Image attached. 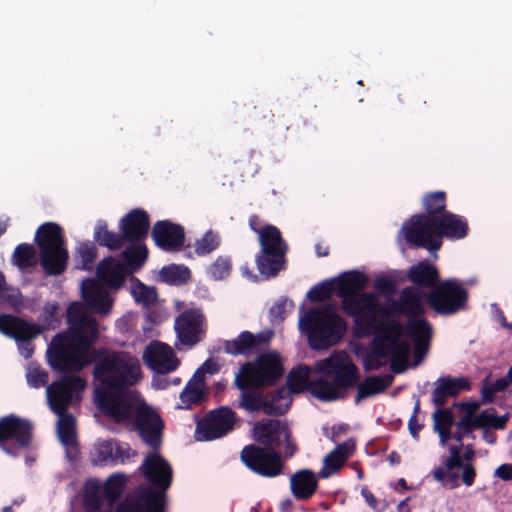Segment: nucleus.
Here are the masks:
<instances>
[{
	"instance_id": "nucleus-22",
	"label": "nucleus",
	"mask_w": 512,
	"mask_h": 512,
	"mask_svg": "<svg viewBox=\"0 0 512 512\" xmlns=\"http://www.w3.org/2000/svg\"><path fill=\"white\" fill-rule=\"evenodd\" d=\"M403 336L412 340L414 362L418 365L426 356L433 337L432 325L426 318L410 319L403 324Z\"/></svg>"
},
{
	"instance_id": "nucleus-35",
	"label": "nucleus",
	"mask_w": 512,
	"mask_h": 512,
	"mask_svg": "<svg viewBox=\"0 0 512 512\" xmlns=\"http://www.w3.org/2000/svg\"><path fill=\"white\" fill-rule=\"evenodd\" d=\"M261 388H245L239 389L241 391L237 401L233 403L234 407L243 409L249 413L262 411L263 413L275 412L271 406L264 402V393L260 391Z\"/></svg>"
},
{
	"instance_id": "nucleus-39",
	"label": "nucleus",
	"mask_w": 512,
	"mask_h": 512,
	"mask_svg": "<svg viewBox=\"0 0 512 512\" xmlns=\"http://www.w3.org/2000/svg\"><path fill=\"white\" fill-rule=\"evenodd\" d=\"M59 416L57 422V433L61 443L65 446H72L76 443V420L75 417L65 411Z\"/></svg>"
},
{
	"instance_id": "nucleus-60",
	"label": "nucleus",
	"mask_w": 512,
	"mask_h": 512,
	"mask_svg": "<svg viewBox=\"0 0 512 512\" xmlns=\"http://www.w3.org/2000/svg\"><path fill=\"white\" fill-rule=\"evenodd\" d=\"M481 402L477 401H464V402H455L453 405L460 410L466 411L465 416L476 417L474 413L479 409Z\"/></svg>"
},
{
	"instance_id": "nucleus-59",
	"label": "nucleus",
	"mask_w": 512,
	"mask_h": 512,
	"mask_svg": "<svg viewBox=\"0 0 512 512\" xmlns=\"http://www.w3.org/2000/svg\"><path fill=\"white\" fill-rule=\"evenodd\" d=\"M140 285V293L136 300L138 302H142L146 306L153 304L157 297L155 289L149 288L141 282Z\"/></svg>"
},
{
	"instance_id": "nucleus-26",
	"label": "nucleus",
	"mask_w": 512,
	"mask_h": 512,
	"mask_svg": "<svg viewBox=\"0 0 512 512\" xmlns=\"http://www.w3.org/2000/svg\"><path fill=\"white\" fill-rule=\"evenodd\" d=\"M368 281L367 275L357 270L344 272L333 279L335 294L341 299V306L366 292Z\"/></svg>"
},
{
	"instance_id": "nucleus-64",
	"label": "nucleus",
	"mask_w": 512,
	"mask_h": 512,
	"mask_svg": "<svg viewBox=\"0 0 512 512\" xmlns=\"http://www.w3.org/2000/svg\"><path fill=\"white\" fill-rule=\"evenodd\" d=\"M423 427L424 425L418 422L417 417H415V415H411L408 421V430L415 440L419 439V433Z\"/></svg>"
},
{
	"instance_id": "nucleus-9",
	"label": "nucleus",
	"mask_w": 512,
	"mask_h": 512,
	"mask_svg": "<svg viewBox=\"0 0 512 512\" xmlns=\"http://www.w3.org/2000/svg\"><path fill=\"white\" fill-rule=\"evenodd\" d=\"M260 249L255 255V263L263 279L276 277L287 267L288 243L278 227L267 224L258 237Z\"/></svg>"
},
{
	"instance_id": "nucleus-62",
	"label": "nucleus",
	"mask_w": 512,
	"mask_h": 512,
	"mask_svg": "<svg viewBox=\"0 0 512 512\" xmlns=\"http://www.w3.org/2000/svg\"><path fill=\"white\" fill-rule=\"evenodd\" d=\"M494 476L503 481H512V463L501 464L496 468Z\"/></svg>"
},
{
	"instance_id": "nucleus-21",
	"label": "nucleus",
	"mask_w": 512,
	"mask_h": 512,
	"mask_svg": "<svg viewBox=\"0 0 512 512\" xmlns=\"http://www.w3.org/2000/svg\"><path fill=\"white\" fill-rule=\"evenodd\" d=\"M151 238L161 250L177 252L184 246L185 230L182 225L170 220H159L151 229Z\"/></svg>"
},
{
	"instance_id": "nucleus-8",
	"label": "nucleus",
	"mask_w": 512,
	"mask_h": 512,
	"mask_svg": "<svg viewBox=\"0 0 512 512\" xmlns=\"http://www.w3.org/2000/svg\"><path fill=\"white\" fill-rule=\"evenodd\" d=\"M40 264L48 275H61L67 268L69 253L63 229L55 222H45L35 233Z\"/></svg>"
},
{
	"instance_id": "nucleus-40",
	"label": "nucleus",
	"mask_w": 512,
	"mask_h": 512,
	"mask_svg": "<svg viewBox=\"0 0 512 512\" xmlns=\"http://www.w3.org/2000/svg\"><path fill=\"white\" fill-rule=\"evenodd\" d=\"M162 282L170 285H182L188 282L191 277L189 268L183 264H170L162 267L159 272Z\"/></svg>"
},
{
	"instance_id": "nucleus-18",
	"label": "nucleus",
	"mask_w": 512,
	"mask_h": 512,
	"mask_svg": "<svg viewBox=\"0 0 512 512\" xmlns=\"http://www.w3.org/2000/svg\"><path fill=\"white\" fill-rule=\"evenodd\" d=\"M33 437V425L24 418L10 414L0 418V448L13 454L8 442H14L20 448H28Z\"/></svg>"
},
{
	"instance_id": "nucleus-7",
	"label": "nucleus",
	"mask_w": 512,
	"mask_h": 512,
	"mask_svg": "<svg viewBox=\"0 0 512 512\" xmlns=\"http://www.w3.org/2000/svg\"><path fill=\"white\" fill-rule=\"evenodd\" d=\"M347 327L346 320L332 304L311 307L299 319V328L314 350H326L340 343Z\"/></svg>"
},
{
	"instance_id": "nucleus-61",
	"label": "nucleus",
	"mask_w": 512,
	"mask_h": 512,
	"mask_svg": "<svg viewBox=\"0 0 512 512\" xmlns=\"http://www.w3.org/2000/svg\"><path fill=\"white\" fill-rule=\"evenodd\" d=\"M497 391H494L493 384L484 383L481 387V403L482 404H490L495 399V394Z\"/></svg>"
},
{
	"instance_id": "nucleus-16",
	"label": "nucleus",
	"mask_w": 512,
	"mask_h": 512,
	"mask_svg": "<svg viewBox=\"0 0 512 512\" xmlns=\"http://www.w3.org/2000/svg\"><path fill=\"white\" fill-rule=\"evenodd\" d=\"M400 234L411 248L437 251L442 246V241L437 236L436 222L421 214L412 215L403 224Z\"/></svg>"
},
{
	"instance_id": "nucleus-57",
	"label": "nucleus",
	"mask_w": 512,
	"mask_h": 512,
	"mask_svg": "<svg viewBox=\"0 0 512 512\" xmlns=\"http://www.w3.org/2000/svg\"><path fill=\"white\" fill-rule=\"evenodd\" d=\"M375 289L383 295H391L396 291V284L390 277L382 276L375 280Z\"/></svg>"
},
{
	"instance_id": "nucleus-1",
	"label": "nucleus",
	"mask_w": 512,
	"mask_h": 512,
	"mask_svg": "<svg viewBox=\"0 0 512 512\" xmlns=\"http://www.w3.org/2000/svg\"><path fill=\"white\" fill-rule=\"evenodd\" d=\"M351 317L356 331L362 336L374 334L370 353L365 363L366 370H376L382 366V359H391L394 372L401 373L406 368L410 344L403 340V324L388 318L387 307L382 305L372 292H364L341 306Z\"/></svg>"
},
{
	"instance_id": "nucleus-27",
	"label": "nucleus",
	"mask_w": 512,
	"mask_h": 512,
	"mask_svg": "<svg viewBox=\"0 0 512 512\" xmlns=\"http://www.w3.org/2000/svg\"><path fill=\"white\" fill-rule=\"evenodd\" d=\"M431 394L432 403L435 407H445L451 397H457L462 391H470L471 383L465 377H439Z\"/></svg>"
},
{
	"instance_id": "nucleus-19",
	"label": "nucleus",
	"mask_w": 512,
	"mask_h": 512,
	"mask_svg": "<svg viewBox=\"0 0 512 512\" xmlns=\"http://www.w3.org/2000/svg\"><path fill=\"white\" fill-rule=\"evenodd\" d=\"M388 318L405 316L408 319L423 318L426 310L422 301V294L416 287L407 286L400 292L399 299L391 300L387 305Z\"/></svg>"
},
{
	"instance_id": "nucleus-5",
	"label": "nucleus",
	"mask_w": 512,
	"mask_h": 512,
	"mask_svg": "<svg viewBox=\"0 0 512 512\" xmlns=\"http://www.w3.org/2000/svg\"><path fill=\"white\" fill-rule=\"evenodd\" d=\"M139 471L150 484L127 496L116 508L148 506L157 510L160 503L168 502L167 491L173 482V470L170 463L157 452L149 453L143 460Z\"/></svg>"
},
{
	"instance_id": "nucleus-23",
	"label": "nucleus",
	"mask_w": 512,
	"mask_h": 512,
	"mask_svg": "<svg viewBox=\"0 0 512 512\" xmlns=\"http://www.w3.org/2000/svg\"><path fill=\"white\" fill-rule=\"evenodd\" d=\"M272 338V332H259L253 334L250 331H242L238 337L224 342V351L227 354L238 356H252L257 354Z\"/></svg>"
},
{
	"instance_id": "nucleus-11",
	"label": "nucleus",
	"mask_w": 512,
	"mask_h": 512,
	"mask_svg": "<svg viewBox=\"0 0 512 512\" xmlns=\"http://www.w3.org/2000/svg\"><path fill=\"white\" fill-rule=\"evenodd\" d=\"M460 445L449 447V456L442 458V464L431 471L433 479L443 486L454 489L460 486V478L464 485L471 487L475 483L476 468L472 462L462 461Z\"/></svg>"
},
{
	"instance_id": "nucleus-2",
	"label": "nucleus",
	"mask_w": 512,
	"mask_h": 512,
	"mask_svg": "<svg viewBox=\"0 0 512 512\" xmlns=\"http://www.w3.org/2000/svg\"><path fill=\"white\" fill-rule=\"evenodd\" d=\"M69 330L56 334L47 349V361L57 372L78 373L93 363L97 340V320L87 313L80 302H72L66 316Z\"/></svg>"
},
{
	"instance_id": "nucleus-43",
	"label": "nucleus",
	"mask_w": 512,
	"mask_h": 512,
	"mask_svg": "<svg viewBox=\"0 0 512 512\" xmlns=\"http://www.w3.org/2000/svg\"><path fill=\"white\" fill-rule=\"evenodd\" d=\"M12 262L19 269L34 266L36 263V250L34 246L28 243L17 245L12 255Z\"/></svg>"
},
{
	"instance_id": "nucleus-32",
	"label": "nucleus",
	"mask_w": 512,
	"mask_h": 512,
	"mask_svg": "<svg viewBox=\"0 0 512 512\" xmlns=\"http://www.w3.org/2000/svg\"><path fill=\"white\" fill-rule=\"evenodd\" d=\"M96 273L105 285L113 289L120 288L127 275H129L121 262L113 257L101 260L97 266Z\"/></svg>"
},
{
	"instance_id": "nucleus-44",
	"label": "nucleus",
	"mask_w": 512,
	"mask_h": 512,
	"mask_svg": "<svg viewBox=\"0 0 512 512\" xmlns=\"http://www.w3.org/2000/svg\"><path fill=\"white\" fill-rule=\"evenodd\" d=\"M76 259L79 262L76 268L80 270H91L97 258V248L93 242H81L76 248Z\"/></svg>"
},
{
	"instance_id": "nucleus-31",
	"label": "nucleus",
	"mask_w": 512,
	"mask_h": 512,
	"mask_svg": "<svg viewBox=\"0 0 512 512\" xmlns=\"http://www.w3.org/2000/svg\"><path fill=\"white\" fill-rule=\"evenodd\" d=\"M394 377L391 374L371 375L365 377L362 381L358 380L353 388H357L354 397L355 405H359L363 400L383 393L393 382Z\"/></svg>"
},
{
	"instance_id": "nucleus-15",
	"label": "nucleus",
	"mask_w": 512,
	"mask_h": 512,
	"mask_svg": "<svg viewBox=\"0 0 512 512\" xmlns=\"http://www.w3.org/2000/svg\"><path fill=\"white\" fill-rule=\"evenodd\" d=\"M241 461L252 472L266 478H274L283 471L281 454L272 448L250 444L240 454Z\"/></svg>"
},
{
	"instance_id": "nucleus-13",
	"label": "nucleus",
	"mask_w": 512,
	"mask_h": 512,
	"mask_svg": "<svg viewBox=\"0 0 512 512\" xmlns=\"http://www.w3.org/2000/svg\"><path fill=\"white\" fill-rule=\"evenodd\" d=\"M425 302L439 315H454L464 310L468 291L455 278L440 281L424 295Z\"/></svg>"
},
{
	"instance_id": "nucleus-56",
	"label": "nucleus",
	"mask_w": 512,
	"mask_h": 512,
	"mask_svg": "<svg viewBox=\"0 0 512 512\" xmlns=\"http://www.w3.org/2000/svg\"><path fill=\"white\" fill-rule=\"evenodd\" d=\"M0 301L11 307H16L21 303V292L19 289L13 288L6 283L1 288Z\"/></svg>"
},
{
	"instance_id": "nucleus-25",
	"label": "nucleus",
	"mask_w": 512,
	"mask_h": 512,
	"mask_svg": "<svg viewBox=\"0 0 512 512\" xmlns=\"http://www.w3.org/2000/svg\"><path fill=\"white\" fill-rule=\"evenodd\" d=\"M150 229V216L142 208H134L119 221V230L127 242H141L147 238Z\"/></svg>"
},
{
	"instance_id": "nucleus-49",
	"label": "nucleus",
	"mask_w": 512,
	"mask_h": 512,
	"mask_svg": "<svg viewBox=\"0 0 512 512\" xmlns=\"http://www.w3.org/2000/svg\"><path fill=\"white\" fill-rule=\"evenodd\" d=\"M333 293H335L333 280H325L310 288L307 298L311 302L318 303L330 299Z\"/></svg>"
},
{
	"instance_id": "nucleus-33",
	"label": "nucleus",
	"mask_w": 512,
	"mask_h": 512,
	"mask_svg": "<svg viewBox=\"0 0 512 512\" xmlns=\"http://www.w3.org/2000/svg\"><path fill=\"white\" fill-rule=\"evenodd\" d=\"M407 278L415 286L430 290L440 282L437 268L426 260L412 265L407 272Z\"/></svg>"
},
{
	"instance_id": "nucleus-34",
	"label": "nucleus",
	"mask_w": 512,
	"mask_h": 512,
	"mask_svg": "<svg viewBox=\"0 0 512 512\" xmlns=\"http://www.w3.org/2000/svg\"><path fill=\"white\" fill-rule=\"evenodd\" d=\"M317 487V478L311 470H299L290 478L291 492L298 500L310 499L316 492Z\"/></svg>"
},
{
	"instance_id": "nucleus-51",
	"label": "nucleus",
	"mask_w": 512,
	"mask_h": 512,
	"mask_svg": "<svg viewBox=\"0 0 512 512\" xmlns=\"http://www.w3.org/2000/svg\"><path fill=\"white\" fill-rule=\"evenodd\" d=\"M113 446L114 440H105L99 442L95 445L96 459L95 463L97 465H106L108 463L113 464Z\"/></svg>"
},
{
	"instance_id": "nucleus-14",
	"label": "nucleus",
	"mask_w": 512,
	"mask_h": 512,
	"mask_svg": "<svg viewBox=\"0 0 512 512\" xmlns=\"http://www.w3.org/2000/svg\"><path fill=\"white\" fill-rule=\"evenodd\" d=\"M238 420L236 412L229 406H220L208 411L196 424V438L212 441L232 432Z\"/></svg>"
},
{
	"instance_id": "nucleus-45",
	"label": "nucleus",
	"mask_w": 512,
	"mask_h": 512,
	"mask_svg": "<svg viewBox=\"0 0 512 512\" xmlns=\"http://www.w3.org/2000/svg\"><path fill=\"white\" fill-rule=\"evenodd\" d=\"M125 480L123 474H114L107 479L99 493L109 502H115L123 493Z\"/></svg>"
},
{
	"instance_id": "nucleus-17",
	"label": "nucleus",
	"mask_w": 512,
	"mask_h": 512,
	"mask_svg": "<svg viewBox=\"0 0 512 512\" xmlns=\"http://www.w3.org/2000/svg\"><path fill=\"white\" fill-rule=\"evenodd\" d=\"M86 385V380L77 375H64L58 381L51 383L46 389L51 410L55 414H63L74 399H80V394Z\"/></svg>"
},
{
	"instance_id": "nucleus-37",
	"label": "nucleus",
	"mask_w": 512,
	"mask_h": 512,
	"mask_svg": "<svg viewBox=\"0 0 512 512\" xmlns=\"http://www.w3.org/2000/svg\"><path fill=\"white\" fill-rule=\"evenodd\" d=\"M446 201L447 198L444 191L428 192L422 198V206L425 212L420 214L436 222L438 218L449 212L446 209Z\"/></svg>"
},
{
	"instance_id": "nucleus-36",
	"label": "nucleus",
	"mask_w": 512,
	"mask_h": 512,
	"mask_svg": "<svg viewBox=\"0 0 512 512\" xmlns=\"http://www.w3.org/2000/svg\"><path fill=\"white\" fill-rule=\"evenodd\" d=\"M148 248L145 244H133L120 254L121 264L129 275L138 272L148 259Z\"/></svg>"
},
{
	"instance_id": "nucleus-55",
	"label": "nucleus",
	"mask_w": 512,
	"mask_h": 512,
	"mask_svg": "<svg viewBox=\"0 0 512 512\" xmlns=\"http://www.w3.org/2000/svg\"><path fill=\"white\" fill-rule=\"evenodd\" d=\"M26 379L31 387L40 388L47 384L48 373L38 366L30 367L26 374Z\"/></svg>"
},
{
	"instance_id": "nucleus-38",
	"label": "nucleus",
	"mask_w": 512,
	"mask_h": 512,
	"mask_svg": "<svg viewBox=\"0 0 512 512\" xmlns=\"http://www.w3.org/2000/svg\"><path fill=\"white\" fill-rule=\"evenodd\" d=\"M94 240L102 247H106L109 250L116 251L122 248L127 242L123 237V234L109 231L107 223L103 220H99L94 229Z\"/></svg>"
},
{
	"instance_id": "nucleus-54",
	"label": "nucleus",
	"mask_w": 512,
	"mask_h": 512,
	"mask_svg": "<svg viewBox=\"0 0 512 512\" xmlns=\"http://www.w3.org/2000/svg\"><path fill=\"white\" fill-rule=\"evenodd\" d=\"M457 430L453 433V439L461 443L464 437L471 434L473 430L478 429L473 417L463 416L456 422Z\"/></svg>"
},
{
	"instance_id": "nucleus-3",
	"label": "nucleus",
	"mask_w": 512,
	"mask_h": 512,
	"mask_svg": "<svg viewBox=\"0 0 512 512\" xmlns=\"http://www.w3.org/2000/svg\"><path fill=\"white\" fill-rule=\"evenodd\" d=\"M316 372L321 376L309 381L310 368L299 365L287 375L288 392L298 394L308 389L318 400L333 402L345 400L359 380V368L344 351L334 352L316 362Z\"/></svg>"
},
{
	"instance_id": "nucleus-41",
	"label": "nucleus",
	"mask_w": 512,
	"mask_h": 512,
	"mask_svg": "<svg viewBox=\"0 0 512 512\" xmlns=\"http://www.w3.org/2000/svg\"><path fill=\"white\" fill-rule=\"evenodd\" d=\"M289 392L285 387H280L270 393L264 394V402L275 410L273 413H265L270 416L284 415L290 406Z\"/></svg>"
},
{
	"instance_id": "nucleus-28",
	"label": "nucleus",
	"mask_w": 512,
	"mask_h": 512,
	"mask_svg": "<svg viewBox=\"0 0 512 512\" xmlns=\"http://www.w3.org/2000/svg\"><path fill=\"white\" fill-rule=\"evenodd\" d=\"M82 298L84 304H82L86 311L88 308L98 314H107L112 308V300L109 293L94 279H86L82 283L81 287Z\"/></svg>"
},
{
	"instance_id": "nucleus-4",
	"label": "nucleus",
	"mask_w": 512,
	"mask_h": 512,
	"mask_svg": "<svg viewBox=\"0 0 512 512\" xmlns=\"http://www.w3.org/2000/svg\"><path fill=\"white\" fill-rule=\"evenodd\" d=\"M93 362V378L98 382L95 403L103 413L118 406L120 399L134 396L124 391L142 378L137 357L124 351L100 350Z\"/></svg>"
},
{
	"instance_id": "nucleus-50",
	"label": "nucleus",
	"mask_w": 512,
	"mask_h": 512,
	"mask_svg": "<svg viewBox=\"0 0 512 512\" xmlns=\"http://www.w3.org/2000/svg\"><path fill=\"white\" fill-rule=\"evenodd\" d=\"M344 463V457H340L334 450L331 451L324 458V467L319 473L320 477L327 478L338 472Z\"/></svg>"
},
{
	"instance_id": "nucleus-29",
	"label": "nucleus",
	"mask_w": 512,
	"mask_h": 512,
	"mask_svg": "<svg viewBox=\"0 0 512 512\" xmlns=\"http://www.w3.org/2000/svg\"><path fill=\"white\" fill-rule=\"evenodd\" d=\"M0 332L17 341H29L40 333V329L36 324H31L17 316L1 314Z\"/></svg>"
},
{
	"instance_id": "nucleus-47",
	"label": "nucleus",
	"mask_w": 512,
	"mask_h": 512,
	"mask_svg": "<svg viewBox=\"0 0 512 512\" xmlns=\"http://www.w3.org/2000/svg\"><path fill=\"white\" fill-rule=\"evenodd\" d=\"M220 236L217 232L208 230L201 239L195 243V253L198 256H206L220 246Z\"/></svg>"
},
{
	"instance_id": "nucleus-12",
	"label": "nucleus",
	"mask_w": 512,
	"mask_h": 512,
	"mask_svg": "<svg viewBox=\"0 0 512 512\" xmlns=\"http://www.w3.org/2000/svg\"><path fill=\"white\" fill-rule=\"evenodd\" d=\"M253 438L265 448L274 450L283 447L285 458L295 456L299 447L286 420L262 419L253 426Z\"/></svg>"
},
{
	"instance_id": "nucleus-24",
	"label": "nucleus",
	"mask_w": 512,
	"mask_h": 512,
	"mask_svg": "<svg viewBox=\"0 0 512 512\" xmlns=\"http://www.w3.org/2000/svg\"><path fill=\"white\" fill-rule=\"evenodd\" d=\"M145 364L157 374H167L177 369L180 362L174 350L161 342L151 343L143 354Z\"/></svg>"
},
{
	"instance_id": "nucleus-53",
	"label": "nucleus",
	"mask_w": 512,
	"mask_h": 512,
	"mask_svg": "<svg viewBox=\"0 0 512 512\" xmlns=\"http://www.w3.org/2000/svg\"><path fill=\"white\" fill-rule=\"evenodd\" d=\"M434 429L451 428L455 422V417L451 409L445 407H436L433 414Z\"/></svg>"
},
{
	"instance_id": "nucleus-46",
	"label": "nucleus",
	"mask_w": 512,
	"mask_h": 512,
	"mask_svg": "<svg viewBox=\"0 0 512 512\" xmlns=\"http://www.w3.org/2000/svg\"><path fill=\"white\" fill-rule=\"evenodd\" d=\"M205 397L206 390L187 382L179 396L182 403L181 408L191 409L193 406L201 404Z\"/></svg>"
},
{
	"instance_id": "nucleus-42",
	"label": "nucleus",
	"mask_w": 512,
	"mask_h": 512,
	"mask_svg": "<svg viewBox=\"0 0 512 512\" xmlns=\"http://www.w3.org/2000/svg\"><path fill=\"white\" fill-rule=\"evenodd\" d=\"M473 419L478 429L493 428L501 430L505 428L509 420V416L507 414L498 416L494 408H489L483 410L476 417H473Z\"/></svg>"
},
{
	"instance_id": "nucleus-48",
	"label": "nucleus",
	"mask_w": 512,
	"mask_h": 512,
	"mask_svg": "<svg viewBox=\"0 0 512 512\" xmlns=\"http://www.w3.org/2000/svg\"><path fill=\"white\" fill-rule=\"evenodd\" d=\"M232 270V259L230 256H218L209 266L208 274L214 280H223L228 277Z\"/></svg>"
},
{
	"instance_id": "nucleus-20",
	"label": "nucleus",
	"mask_w": 512,
	"mask_h": 512,
	"mask_svg": "<svg viewBox=\"0 0 512 512\" xmlns=\"http://www.w3.org/2000/svg\"><path fill=\"white\" fill-rule=\"evenodd\" d=\"M204 315L196 309L185 310L174 322L177 339L181 344L192 347L201 341L204 333Z\"/></svg>"
},
{
	"instance_id": "nucleus-63",
	"label": "nucleus",
	"mask_w": 512,
	"mask_h": 512,
	"mask_svg": "<svg viewBox=\"0 0 512 512\" xmlns=\"http://www.w3.org/2000/svg\"><path fill=\"white\" fill-rule=\"evenodd\" d=\"M248 225H249V228L253 232H255L259 237L261 231L266 228L267 224H263V221L261 220V218L257 214H253L249 217Z\"/></svg>"
},
{
	"instance_id": "nucleus-30",
	"label": "nucleus",
	"mask_w": 512,
	"mask_h": 512,
	"mask_svg": "<svg viewBox=\"0 0 512 512\" xmlns=\"http://www.w3.org/2000/svg\"><path fill=\"white\" fill-rule=\"evenodd\" d=\"M436 229L439 241H442L443 238L453 241L461 240L469 233L467 219L450 211L437 219Z\"/></svg>"
},
{
	"instance_id": "nucleus-52",
	"label": "nucleus",
	"mask_w": 512,
	"mask_h": 512,
	"mask_svg": "<svg viewBox=\"0 0 512 512\" xmlns=\"http://www.w3.org/2000/svg\"><path fill=\"white\" fill-rule=\"evenodd\" d=\"M113 449V464L118 462L124 464L126 461L137 456V451L133 450L126 442L114 440Z\"/></svg>"
},
{
	"instance_id": "nucleus-58",
	"label": "nucleus",
	"mask_w": 512,
	"mask_h": 512,
	"mask_svg": "<svg viewBox=\"0 0 512 512\" xmlns=\"http://www.w3.org/2000/svg\"><path fill=\"white\" fill-rule=\"evenodd\" d=\"M293 302H289V306L293 307ZM288 300L281 299L275 303L270 309V315L274 320H284L287 315Z\"/></svg>"
},
{
	"instance_id": "nucleus-10",
	"label": "nucleus",
	"mask_w": 512,
	"mask_h": 512,
	"mask_svg": "<svg viewBox=\"0 0 512 512\" xmlns=\"http://www.w3.org/2000/svg\"><path fill=\"white\" fill-rule=\"evenodd\" d=\"M284 368L277 353H265L254 362L244 363L234 379L237 389L265 388L276 384L283 376Z\"/></svg>"
},
{
	"instance_id": "nucleus-6",
	"label": "nucleus",
	"mask_w": 512,
	"mask_h": 512,
	"mask_svg": "<svg viewBox=\"0 0 512 512\" xmlns=\"http://www.w3.org/2000/svg\"><path fill=\"white\" fill-rule=\"evenodd\" d=\"M104 414L115 423L136 431L141 440L153 450L160 448L164 422L158 412L144 399L135 395L131 398H122L118 406Z\"/></svg>"
}]
</instances>
